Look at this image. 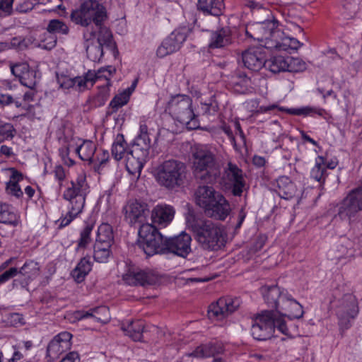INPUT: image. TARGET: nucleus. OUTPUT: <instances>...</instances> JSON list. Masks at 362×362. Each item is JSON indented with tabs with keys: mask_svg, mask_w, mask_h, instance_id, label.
<instances>
[{
	"mask_svg": "<svg viewBox=\"0 0 362 362\" xmlns=\"http://www.w3.org/2000/svg\"><path fill=\"white\" fill-rule=\"evenodd\" d=\"M186 223L203 249L217 250L223 245L224 230L221 225L211 220L197 218L190 211L186 216Z\"/></svg>",
	"mask_w": 362,
	"mask_h": 362,
	"instance_id": "1",
	"label": "nucleus"
},
{
	"mask_svg": "<svg viewBox=\"0 0 362 362\" xmlns=\"http://www.w3.org/2000/svg\"><path fill=\"white\" fill-rule=\"evenodd\" d=\"M88 189L89 186L83 175H78L75 180L71 182V186L63 193V198L69 202V206L66 215L57 221L59 223V228L69 226L82 213Z\"/></svg>",
	"mask_w": 362,
	"mask_h": 362,
	"instance_id": "2",
	"label": "nucleus"
},
{
	"mask_svg": "<svg viewBox=\"0 0 362 362\" xmlns=\"http://www.w3.org/2000/svg\"><path fill=\"white\" fill-rule=\"evenodd\" d=\"M192 172L197 180L214 183L221 175V168L214 153L207 147L195 145L192 151Z\"/></svg>",
	"mask_w": 362,
	"mask_h": 362,
	"instance_id": "3",
	"label": "nucleus"
},
{
	"mask_svg": "<svg viewBox=\"0 0 362 362\" xmlns=\"http://www.w3.org/2000/svg\"><path fill=\"white\" fill-rule=\"evenodd\" d=\"M276 328L282 334L290 335L285 320L282 317H277L274 310H262L252 319L251 334L256 340L270 339Z\"/></svg>",
	"mask_w": 362,
	"mask_h": 362,
	"instance_id": "4",
	"label": "nucleus"
},
{
	"mask_svg": "<svg viewBox=\"0 0 362 362\" xmlns=\"http://www.w3.org/2000/svg\"><path fill=\"white\" fill-rule=\"evenodd\" d=\"M172 117L185 125L188 129H196L199 127V119L192 107V99L187 95L172 96L167 106Z\"/></svg>",
	"mask_w": 362,
	"mask_h": 362,
	"instance_id": "5",
	"label": "nucleus"
},
{
	"mask_svg": "<svg viewBox=\"0 0 362 362\" xmlns=\"http://www.w3.org/2000/svg\"><path fill=\"white\" fill-rule=\"evenodd\" d=\"M71 20L76 25L88 28L92 23L95 25L103 23L107 19L105 7L97 1L85 0L73 9Z\"/></svg>",
	"mask_w": 362,
	"mask_h": 362,
	"instance_id": "6",
	"label": "nucleus"
},
{
	"mask_svg": "<svg viewBox=\"0 0 362 362\" xmlns=\"http://www.w3.org/2000/svg\"><path fill=\"white\" fill-rule=\"evenodd\" d=\"M186 165L177 160L170 159L164 161L157 169L158 182L168 189H174L182 186L186 180Z\"/></svg>",
	"mask_w": 362,
	"mask_h": 362,
	"instance_id": "7",
	"label": "nucleus"
},
{
	"mask_svg": "<svg viewBox=\"0 0 362 362\" xmlns=\"http://www.w3.org/2000/svg\"><path fill=\"white\" fill-rule=\"evenodd\" d=\"M139 247L147 257L166 253L167 238L152 224H143L139 230Z\"/></svg>",
	"mask_w": 362,
	"mask_h": 362,
	"instance_id": "8",
	"label": "nucleus"
},
{
	"mask_svg": "<svg viewBox=\"0 0 362 362\" xmlns=\"http://www.w3.org/2000/svg\"><path fill=\"white\" fill-rule=\"evenodd\" d=\"M337 207L335 218L346 221L349 224L356 221L362 211V183L350 190Z\"/></svg>",
	"mask_w": 362,
	"mask_h": 362,
	"instance_id": "9",
	"label": "nucleus"
},
{
	"mask_svg": "<svg viewBox=\"0 0 362 362\" xmlns=\"http://www.w3.org/2000/svg\"><path fill=\"white\" fill-rule=\"evenodd\" d=\"M245 33L247 37L259 42L266 40L267 45H269V42L274 45L276 37L283 35V32L278 29V22L275 20L249 24L245 28Z\"/></svg>",
	"mask_w": 362,
	"mask_h": 362,
	"instance_id": "10",
	"label": "nucleus"
},
{
	"mask_svg": "<svg viewBox=\"0 0 362 362\" xmlns=\"http://www.w3.org/2000/svg\"><path fill=\"white\" fill-rule=\"evenodd\" d=\"M240 301L238 298L222 297L216 303L211 304L208 310L209 317L214 320H223L240 306Z\"/></svg>",
	"mask_w": 362,
	"mask_h": 362,
	"instance_id": "11",
	"label": "nucleus"
},
{
	"mask_svg": "<svg viewBox=\"0 0 362 362\" xmlns=\"http://www.w3.org/2000/svg\"><path fill=\"white\" fill-rule=\"evenodd\" d=\"M223 179L231 187L232 194L240 197L245 189L246 182L243 170L237 165L229 162L224 169Z\"/></svg>",
	"mask_w": 362,
	"mask_h": 362,
	"instance_id": "12",
	"label": "nucleus"
},
{
	"mask_svg": "<svg viewBox=\"0 0 362 362\" xmlns=\"http://www.w3.org/2000/svg\"><path fill=\"white\" fill-rule=\"evenodd\" d=\"M123 281L130 286L153 285L158 281V276L150 269H129L122 276Z\"/></svg>",
	"mask_w": 362,
	"mask_h": 362,
	"instance_id": "13",
	"label": "nucleus"
},
{
	"mask_svg": "<svg viewBox=\"0 0 362 362\" xmlns=\"http://www.w3.org/2000/svg\"><path fill=\"white\" fill-rule=\"evenodd\" d=\"M358 313V302L351 293H346L338 300L336 314L341 321L354 319Z\"/></svg>",
	"mask_w": 362,
	"mask_h": 362,
	"instance_id": "14",
	"label": "nucleus"
},
{
	"mask_svg": "<svg viewBox=\"0 0 362 362\" xmlns=\"http://www.w3.org/2000/svg\"><path fill=\"white\" fill-rule=\"evenodd\" d=\"M187 35L181 30L173 31L158 47L156 54L158 57L163 58L177 51L182 44L186 40Z\"/></svg>",
	"mask_w": 362,
	"mask_h": 362,
	"instance_id": "15",
	"label": "nucleus"
},
{
	"mask_svg": "<svg viewBox=\"0 0 362 362\" xmlns=\"http://www.w3.org/2000/svg\"><path fill=\"white\" fill-rule=\"evenodd\" d=\"M204 210L205 214L211 218L224 221L230 212V206L228 200L220 192Z\"/></svg>",
	"mask_w": 362,
	"mask_h": 362,
	"instance_id": "16",
	"label": "nucleus"
},
{
	"mask_svg": "<svg viewBox=\"0 0 362 362\" xmlns=\"http://www.w3.org/2000/svg\"><path fill=\"white\" fill-rule=\"evenodd\" d=\"M71 334L68 332H62L56 335L47 347V356L54 360L69 351L71 346Z\"/></svg>",
	"mask_w": 362,
	"mask_h": 362,
	"instance_id": "17",
	"label": "nucleus"
},
{
	"mask_svg": "<svg viewBox=\"0 0 362 362\" xmlns=\"http://www.w3.org/2000/svg\"><path fill=\"white\" fill-rule=\"evenodd\" d=\"M266 57L264 49L260 47H250L242 54L245 66L253 71H258L265 66Z\"/></svg>",
	"mask_w": 362,
	"mask_h": 362,
	"instance_id": "18",
	"label": "nucleus"
},
{
	"mask_svg": "<svg viewBox=\"0 0 362 362\" xmlns=\"http://www.w3.org/2000/svg\"><path fill=\"white\" fill-rule=\"evenodd\" d=\"M191 236L185 232L167 239L166 253L172 252L182 257H185L191 252Z\"/></svg>",
	"mask_w": 362,
	"mask_h": 362,
	"instance_id": "19",
	"label": "nucleus"
},
{
	"mask_svg": "<svg viewBox=\"0 0 362 362\" xmlns=\"http://www.w3.org/2000/svg\"><path fill=\"white\" fill-rule=\"evenodd\" d=\"M95 76V74L91 73V70H89L82 76L70 78L67 76H61L58 77L57 81L63 88H75L76 90L81 91L88 88L89 86H93V78Z\"/></svg>",
	"mask_w": 362,
	"mask_h": 362,
	"instance_id": "20",
	"label": "nucleus"
},
{
	"mask_svg": "<svg viewBox=\"0 0 362 362\" xmlns=\"http://www.w3.org/2000/svg\"><path fill=\"white\" fill-rule=\"evenodd\" d=\"M261 293L268 307L274 308L276 311L279 310L285 299L288 298V294L287 291L281 290L277 286H262Z\"/></svg>",
	"mask_w": 362,
	"mask_h": 362,
	"instance_id": "21",
	"label": "nucleus"
},
{
	"mask_svg": "<svg viewBox=\"0 0 362 362\" xmlns=\"http://www.w3.org/2000/svg\"><path fill=\"white\" fill-rule=\"evenodd\" d=\"M151 147V139L148 133V127L145 123H141L139 133L134 139L131 151L136 156L148 158Z\"/></svg>",
	"mask_w": 362,
	"mask_h": 362,
	"instance_id": "22",
	"label": "nucleus"
},
{
	"mask_svg": "<svg viewBox=\"0 0 362 362\" xmlns=\"http://www.w3.org/2000/svg\"><path fill=\"white\" fill-rule=\"evenodd\" d=\"M355 249L354 242L346 237L340 238L335 247L329 252L332 260H351L354 257Z\"/></svg>",
	"mask_w": 362,
	"mask_h": 362,
	"instance_id": "23",
	"label": "nucleus"
},
{
	"mask_svg": "<svg viewBox=\"0 0 362 362\" xmlns=\"http://www.w3.org/2000/svg\"><path fill=\"white\" fill-rule=\"evenodd\" d=\"M175 215L173 207L169 205H158L151 212V219L153 226H167L173 220Z\"/></svg>",
	"mask_w": 362,
	"mask_h": 362,
	"instance_id": "24",
	"label": "nucleus"
},
{
	"mask_svg": "<svg viewBox=\"0 0 362 362\" xmlns=\"http://www.w3.org/2000/svg\"><path fill=\"white\" fill-rule=\"evenodd\" d=\"M125 218L131 225L141 223L145 218L146 205L137 201L129 202L124 208Z\"/></svg>",
	"mask_w": 362,
	"mask_h": 362,
	"instance_id": "25",
	"label": "nucleus"
},
{
	"mask_svg": "<svg viewBox=\"0 0 362 362\" xmlns=\"http://www.w3.org/2000/svg\"><path fill=\"white\" fill-rule=\"evenodd\" d=\"M275 191L278 195L284 199H291L296 196L298 190L296 185L287 176L279 177L275 182Z\"/></svg>",
	"mask_w": 362,
	"mask_h": 362,
	"instance_id": "26",
	"label": "nucleus"
},
{
	"mask_svg": "<svg viewBox=\"0 0 362 362\" xmlns=\"http://www.w3.org/2000/svg\"><path fill=\"white\" fill-rule=\"evenodd\" d=\"M231 43V30L228 27H225L211 33L208 46L209 49H218L225 47Z\"/></svg>",
	"mask_w": 362,
	"mask_h": 362,
	"instance_id": "27",
	"label": "nucleus"
},
{
	"mask_svg": "<svg viewBox=\"0 0 362 362\" xmlns=\"http://www.w3.org/2000/svg\"><path fill=\"white\" fill-rule=\"evenodd\" d=\"M277 312L289 319H299L304 313L302 305L289 294Z\"/></svg>",
	"mask_w": 362,
	"mask_h": 362,
	"instance_id": "28",
	"label": "nucleus"
},
{
	"mask_svg": "<svg viewBox=\"0 0 362 362\" xmlns=\"http://www.w3.org/2000/svg\"><path fill=\"white\" fill-rule=\"evenodd\" d=\"M229 85L235 92L240 94H246L252 89L250 78L241 71H237L231 76Z\"/></svg>",
	"mask_w": 362,
	"mask_h": 362,
	"instance_id": "29",
	"label": "nucleus"
},
{
	"mask_svg": "<svg viewBox=\"0 0 362 362\" xmlns=\"http://www.w3.org/2000/svg\"><path fill=\"white\" fill-rule=\"evenodd\" d=\"M125 160L126 169L128 173L139 178L147 158L136 156L132 151L129 150L127 153Z\"/></svg>",
	"mask_w": 362,
	"mask_h": 362,
	"instance_id": "30",
	"label": "nucleus"
},
{
	"mask_svg": "<svg viewBox=\"0 0 362 362\" xmlns=\"http://www.w3.org/2000/svg\"><path fill=\"white\" fill-rule=\"evenodd\" d=\"M218 193L212 187L199 186L195 192V202L204 210Z\"/></svg>",
	"mask_w": 362,
	"mask_h": 362,
	"instance_id": "31",
	"label": "nucleus"
},
{
	"mask_svg": "<svg viewBox=\"0 0 362 362\" xmlns=\"http://www.w3.org/2000/svg\"><path fill=\"white\" fill-rule=\"evenodd\" d=\"M291 59L288 57L285 58L282 56H275L266 60L265 66L271 72L277 74L283 71L291 72L293 69L291 64Z\"/></svg>",
	"mask_w": 362,
	"mask_h": 362,
	"instance_id": "32",
	"label": "nucleus"
},
{
	"mask_svg": "<svg viewBox=\"0 0 362 362\" xmlns=\"http://www.w3.org/2000/svg\"><path fill=\"white\" fill-rule=\"evenodd\" d=\"M95 227V222L91 219L84 221V226L79 232V238L76 241V250L79 252L86 249L92 242L91 233Z\"/></svg>",
	"mask_w": 362,
	"mask_h": 362,
	"instance_id": "33",
	"label": "nucleus"
},
{
	"mask_svg": "<svg viewBox=\"0 0 362 362\" xmlns=\"http://www.w3.org/2000/svg\"><path fill=\"white\" fill-rule=\"evenodd\" d=\"M122 329L124 334L135 341H140L143 337L144 323L141 320L123 322Z\"/></svg>",
	"mask_w": 362,
	"mask_h": 362,
	"instance_id": "34",
	"label": "nucleus"
},
{
	"mask_svg": "<svg viewBox=\"0 0 362 362\" xmlns=\"http://www.w3.org/2000/svg\"><path fill=\"white\" fill-rule=\"evenodd\" d=\"M198 9L205 14L219 16L225 8L223 0H198Z\"/></svg>",
	"mask_w": 362,
	"mask_h": 362,
	"instance_id": "35",
	"label": "nucleus"
},
{
	"mask_svg": "<svg viewBox=\"0 0 362 362\" xmlns=\"http://www.w3.org/2000/svg\"><path fill=\"white\" fill-rule=\"evenodd\" d=\"M18 274L24 277L23 286L28 285V282L35 279L40 274V267L38 262L34 260L26 261L18 270Z\"/></svg>",
	"mask_w": 362,
	"mask_h": 362,
	"instance_id": "36",
	"label": "nucleus"
},
{
	"mask_svg": "<svg viewBox=\"0 0 362 362\" xmlns=\"http://www.w3.org/2000/svg\"><path fill=\"white\" fill-rule=\"evenodd\" d=\"M303 45L297 39L288 36H284V33L281 37H276L274 45H269V47L275 48L279 51L297 50Z\"/></svg>",
	"mask_w": 362,
	"mask_h": 362,
	"instance_id": "37",
	"label": "nucleus"
},
{
	"mask_svg": "<svg viewBox=\"0 0 362 362\" xmlns=\"http://www.w3.org/2000/svg\"><path fill=\"white\" fill-rule=\"evenodd\" d=\"M95 26L98 29V35L96 40L97 44H100L112 50L114 52L118 53L111 30L106 26H104L103 23Z\"/></svg>",
	"mask_w": 362,
	"mask_h": 362,
	"instance_id": "38",
	"label": "nucleus"
},
{
	"mask_svg": "<svg viewBox=\"0 0 362 362\" xmlns=\"http://www.w3.org/2000/svg\"><path fill=\"white\" fill-rule=\"evenodd\" d=\"M222 351L223 346L221 344L209 343L197 346L196 349L190 354V356L197 358H207L214 356L215 354H220Z\"/></svg>",
	"mask_w": 362,
	"mask_h": 362,
	"instance_id": "39",
	"label": "nucleus"
},
{
	"mask_svg": "<svg viewBox=\"0 0 362 362\" xmlns=\"http://www.w3.org/2000/svg\"><path fill=\"white\" fill-rule=\"evenodd\" d=\"M11 171L10 180L6 183V192L8 194L20 198L23 196V192L18 185V182L23 180V175L15 168H11Z\"/></svg>",
	"mask_w": 362,
	"mask_h": 362,
	"instance_id": "40",
	"label": "nucleus"
},
{
	"mask_svg": "<svg viewBox=\"0 0 362 362\" xmlns=\"http://www.w3.org/2000/svg\"><path fill=\"white\" fill-rule=\"evenodd\" d=\"M92 269V262L90 257L81 259L76 268L72 271L71 275L78 283L82 282Z\"/></svg>",
	"mask_w": 362,
	"mask_h": 362,
	"instance_id": "41",
	"label": "nucleus"
},
{
	"mask_svg": "<svg viewBox=\"0 0 362 362\" xmlns=\"http://www.w3.org/2000/svg\"><path fill=\"white\" fill-rule=\"evenodd\" d=\"M75 151L82 160L88 161L90 163H94L96 146L93 141H84L83 144L76 148Z\"/></svg>",
	"mask_w": 362,
	"mask_h": 362,
	"instance_id": "42",
	"label": "nucleus"
},
{
	"mask_svg": "<svg viewBox=\"0 0 362 362\" xmlns=\"http://www.w3.org/2000/svg\"><path fill=\"white\" fill-rule=\"evenodd\" d=\"M95 243L112 245L114 235L112 227L109 223H103L98 226Z\"/></svg>",
	"mask_w": 362,
	"mask_h": 362,
	"instance_id": "43",
	"label": "nucleus"
},
{
	"mask_svg": "<svg viewBox=\"0 0 362 362\" xmlns=\"http://www.w3.org/2000/svg\"><path fill=\"white\" fill-rule=\"evenodd\" d=\"M127 151V143L126 142L123 134H118L112 145V156L116 160H120L126 157Z\"/></svg>",
	"mask_w": 362,
	"mask_h": 362,
	"instance_id": "44",
	"label": "nucleus"
},
{
	"mask_svg": "<svg viewBox=\"0 0 362 362\" xmlns=\"http://www.w3.org/2000/svg\"><path fill=\"white\" fill-rule=\"evenodd\" d=\"M21 222L20 216L13 209L7 205H1L0 209V223L8 224L13 227Z\"/></svg>",
	"mask_w": 362,
	"mask_h": 362,
	"instance_id": "45",
	"label": "nucleus"
},
{
	"mask_svg": "<svg viewBox=\"0 0 362 362\" xmlns=\"http://www.w3.org/2000/svg\"><path fill=\"white\" fill-rule=\"evenodd\" d=\"M279 110L292 115L314 116L315 115H317L323 117L326 113L325 110L323 108L310 106L290 109L279 107Z\"/></svg>",
	"mask_w": 362,
	"mask_h": 362,
	"instance_id": "46",
	"label": "nucleus"
},
{
	"mask_svg": "<svg viewBox=\"0 0 362 362\" xmlns=\"http://www.w3.org/2000/svg\"><path fill=\"white\" fill-rule=\"evenodd\" d=\"M310 177L319 182L324 183L327 177L325 168V158L323 156H317L315 159V164L310 171Z\"/></svg>",
	"mask_w": 362,
	"mask_h": 362,
	"instance_id": "47",
	"label": "nucleus"
},
{
	"mask_svg": "<svg viewBox=\"0 0 362 362\" xmlns=\"http://www.w3.org/2000/svg\"><path fill=\"white\" fill-rule=\"evenodd\" d=\"M112 245L94 243L93 257L95 262L105 263L112 255Z\"/></svg>",
	"mask_w": 362,
	"mask_h": 362,
	"instance_id": "48",
	"label": "nucleus"
},
{
	"mask_svg": "<svg viewBox=\"0 0 362 362\" xmlns=\"http://www.w3.org/2000/svg\"><path fill=\"white\" fill-rule=\"evenodd\" d=\"M129 98L130 93H128L127 90L116 95L110 101L107 113L111 115L117 112L119 108L127 104Z\"/></svg>",
	"mask_w": 362,
	"mask_h": 362,
	"instance_id": "49",
	"label": "nucleus"
},
{
	"mask_svg": "<svg viewBox=\"0 0 362 362\" xmlns=\"http://www.w3.org/2000/svg\"><path fill=\"white\" fill-rule=\"evenodd\" d=\"M59 141L62 145V146L59 148V154L60 157L66 165L69 166L73 165L75 162L74 160L69 157L70 148L71 147V143L72 139L68 136H64L59 137Z\"/></svg>",
	"mask_w": 362,
	"mask_h": 362,
	"instance_id": "50",
	"label": "nucleus"
},
{
	"mask_svg": "<svg viewBox=\"0 0 362 362\" xmlns=\"http://www.w3.org/2000/svg\"><path fill=\"white\" fill-rule=\"evenodd\" d=\"M57 36L47 30L40 36V39L35 42V45L47 50H51L57 45Z\"/></svg>",
	"mask_w": 362,
	"mask_h": 362,
	"instance_id": "51",
	"label": "nucleus"
},
{
	"mask_svg": "<svg viewBox=\"0 0 362 362\" xmlns=\"http://www.w3.org/2000/svg\"><path fill=\"white\" fill-rule=\"evenodd\" d=\"M14 104L17 108H22L25 110L30 111L33 107L30 105H23L18 100L14 98L8 93H0V107L4 108Z\"/></svg>",
	"mask_w": 362,
	"mask_h": 362,
	"instance_id": "52",
	"label": "nucleus"
},
{
	"mask_svg": "<svg viewBox=\"0 0 362 362\" xmlns=\"http://www.w3.org/2000/svg\"><path fill=\"white\" fill-rule=\"evenodd\" d=\"M110 81H107L105 84L100 87L99 91L93 99V104L95 107H100L105 105L110 97Z\"/></svg>",
	"mask_w": 362,
	"mask_h": 362,
	"instance_id": "53",
	"label": "nucleus"
},
{
	"mask_svg": "<svg viewBox=\"0 0 362 362\" xmlns=\"http://www.w3.org/2000/svg\"><path fill=\"white\" fill-rule=\"evenodd\" d=\"M16 130L11 123L0 122V144L11 140L16 135Z\"/></svg>",
	"mask_w": 362,
	"mask_h": 362,
	"instance_id": "54",
	"label": "nucleus"
},
{
	"mask_svg": "<svg viewBox=\"0 0 362 362\" xmlns=\"http://www.w3.org/2000/svg\"><path fill=\"white\" fill-rule=\"evenodd\" d=\"M86 51L87 57L93 62H99L103 56V46L100 44H93L84 47Z\"/></svg>",
	"mask_w": 362,
	"mask_h": 362,
	"instance_id": "55",
	"label": "nucleus"
},
{
	"mask_svg": "<svg viewBox=\"0 0 362 362\" xmlns=\"http://www.w3.org/2000/svg\"><path fill=\"white\" fill-rule=\"evenodd\" d=\"M47 30L50 33L55 35L56 33L67 35L69 32V28L66 24L59 20H51L47 27Z\"/></svg>",
	"mask_w": 362,
	"mask_h": 362,
	"instance_id": "56",
	"label": "nucleus"
},
{
	"mask_svg": "<svg viewBox=\"0 0 362 362\" xmlns=\"http://www.w3.org/2000/svg\"><path fill=\"white\" fill-rule=\"evenodd\" d=\"M109 313L108 309L105 306L97 307L89 311L83 312L81 315V318H88L90 317H94L97 321L105 322L107 318H103L99 315L107 314Z\"/></svg>",
	"mask_w": 362,
	"mask_h": 362,
	"instance_id": "57",
	"label": "nucleus"
},
{
	"mask_svg": "<svg viewBox=\"0 0 362 362\" xmlns=\"http://www.w3.org/2000/svg\"><path fill=\"white\" fill-rule=\"evenodd\" d=\"M18 79L23 86L30 89H34L37 83L36 71L30 69Z\"/></svg>",
	"mask_w": 362,
	"mask_h": 362,
	"instance_id": "58",
	"label": "nucleus"
},
{
	"mask_svg": "<svg viewBox=\"0 0 362 362\" xmlns=\"http://www.w3.org/2000/svg\"><path fill=\"white\" fill-rule=\"evenodd\" d=\"M115 68L112 66L101 68L98 69L97 72H95V71H91V73L95 74V76L93 78V85L95 83L96 81L100 80L101 78H105V83L107 81H110V76L113 74H115Z\"/></svg>",
	"mask_w": 362,
	"mask_h": 362,
	"instance_id": "59",
	"label": "nucleus"
},
{
	"mask_svg": "<svg viewBox=\"0 0 362 362\" xmlns=\"http://www.w3.org/2000/svg\"><path fill=\"white\" fill-rule=\"evenodd\" d=\"M218 103L214 96L211 97L208 102L202 103V110L204 115H214L218 111Z\"/></svg>",
	"mask_w": 362,
	"mask_h": 362,
	"instance_id": "60",
	"label": "nucleus"
},
{
	"mask_svg": "<svg viewBox=\"0 0 362 362\" xmlns=\"http://www.w3.org/2000/svg\"><path fill=\"white\" fill-rule=\"evenodd\" d=\"M11 73L17 78L21 76L30 69V66L26 62H19L10 66Z\"/></svg>",
	"mask_w": 362,
	"mask_h": 362,
	"instance_id": "61",
	"label": "nucleus"
},
{
	"mask_svg": "<svg viewBox=\"0 0 362 362\" xmlns=\"http://www.w3.org/2000/svg\"><path fill=\"white\" fill-rule=\"evenodd\" d=\"M18 274V270L16 267H11L0 275V284H2Z\"/></svg>",
	"mask_w": 362,
	"mask_h": 362,
	"instance_id": "62",
	"label": "nucleus"
},
{
	"mask_svg": "<svg viewBox=\"0 0 362 362\" xmlns=\"http://www.w3.org/2000/svg\"><path fill=\"white\" fill-rule=\"evenodd\" d=\"M96 33L93 30L87 29L83 33L84 47H86L88 44L93 45L96 43Z\"/></svg>",
	"mask_w": 362,
	"mask_h": 362,
	"instance_id": "63",
	"label": "nucleus"
},
{
	"mask_svg": "<svg viewBox=\"0 0 362 362\" xmlns=\"http://www.w3.org/2000/svg\"><path fill=\"white\" fill-rule=\"evenodd\" d=\"M14 0H1L0 1V8L1 11L6 16H9L12 13L13 4Z\"/></svg>",
	"mask_w": 362,
	"mask_h": 362,
	"instance_id": "64",
	"label": "nucleus"
}]
</instances>
